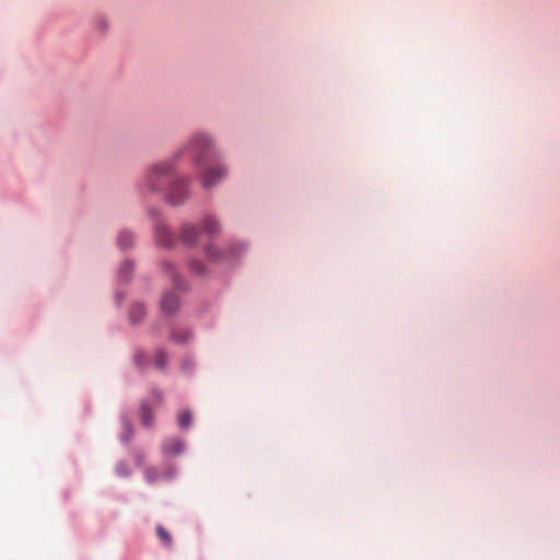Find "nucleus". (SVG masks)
Segmentation results:
<instances>
[{"mask_svg":"<svg viewBox=\"0 0 560 560\" xmlns=\"http://www.w3.org/2000/svg\"><path fill=\"white\" fill-rule=\"evenodd\" d=\"M144 185L151 192H161L167 186L166 200L175 206L188 198V179L176 176L170 161L153 165L144 178Z\"/></svg>","mask_w":560,"mask_h":560,"instance_id":"1","label":"nucleus"},{"mask_svg":"<svg viewBox=\"0 0 560 560\" xmlns=\"http://www.w3.org/2000/svg\"><path fill=\"white\" fill-rule=\"evenodd\" d=\"M179 307V300L174 293H167L162 300V308L166 313H173Z\"/></svg>","mask_w":560,"mask_h":560,"instance_id":"5","label":"nucleus"},{"mask_svg":"<svg viewBox=\"0 0 560 560\" xmlns=\"http://www.w3.org/2000/svg\"><path fill=\"white\" fill-rule=\"evenodd\" d=\"M206 253H207L209 258L217 259V256H215L217 249L212 248L211 246H208L206 248Z\"/></svg>","mask_w":560,"mask_h":560,"instance_id":"16","label":"nucleus"},{"mask_svg":"<svg viewBox=\"0 0 560 560\" xmlns=\"http://www.w3.org/2000/svg\"><path fill=\"white\" fill-rule=\"evenodd\" d=\"M202 230L209 235H215L220 231V224L214 218L208 217L202 222Z\"/></svg>","mask_w":560,"mask_h":560,"instance_id":"7","label":"nucleus"},{"mask_svg":"<svg viewBox=\"0 0 560 560\" xmlns=\"http://www.w3.org/2000/svg\"><path fill=\"white\" fill-rule=\"evenodd\" d=\"M144 477L148 482L153 483L160 479V474L155 467H147Z\"/></svg>","mask_w":560,"mask_h":560,"instance_id":"10","label":"nucleus"},{"mask_svg":"<svg viewBox=\"0 0 560 560\" xmlns=\"http://www.w3.org/2000/svg\"><path fill=\"white\" fill-rule=\"evenodd\" d=\"M212 145V140L206 135H196L191 141L190 147L197 154V162L200 164L201 183L205 189H210L217 185L226 175V170L222 166L206 167L203 165V152L209 150Z\"/></svg>","mask_w":560,"mask_h":560,"instance_id":"2","label":"nucleus"},{"mask_svg":"<svg viewBox=\"0 0 560 560\" xmlns=\"http://www.w3.org/2000/svg\"><path fill=\"white\" fill-rule=\"evenodd\" d=\"M145 315V308L142 304H136L130 310V319L133 323H139Z\"/></svg>","mask_w":560,"mask_h":560,"instance_id":"8","label":"nucleus"},{"mask_svg":"<svg viewBox=\"0 0 560 560\" xmlns=\"http://www.w3.org/2000/svg\"><path fill=\"white\" fill-rule=\"evenodd\" d=\"M140 359H141V354H137V355H136V361H137V363H139V364H140Z\"/></svg>","mask_w":560,"mask_h":560,"instance_id":"17","label":"nucleus"},{"mask_svg":"<svg viewBox=\"0 0 560 560\" xmlns=\"http://www.w3.org/2000/svg\"><path fill=\"white\" fill-rule=\"evenodd\" d=\"M141 419L144 425L150 427L152 424L151 411L147 404L141 406Z\"/></svg>","mask_w":560,"mask_h":560,"instance_id":"12","label":"nucleus"},{"mask_svg":"<svg viewBox=\"0 0 560 560\" xmlns=\"http://www.w3.org/2000/svg\"><path fill=\"white\" fill-rule=\"evenodd\" d=\"M190 270L197 275H203L206 272L205 265L199 260L190 262Z\"/></svg>","mask_w":560,"mask_h":560,"instance_id":"15","label":"nucleus"},{"mask_svg":"<svg viewBox=\"0 0 560 560\" xmlns=\"http://www.w3.org/2000/svg\"><path fill=\"white\" fill-rule=\"evenodd\" d=\"M184 450L183 442L178 439H171L163 443V452L171 455L180 454Z\"/></svg>","mask_w":560,"mask_h":560,"instance_id":"6","label":"nucleus"},{"mask_svg":"<svg viewBox=\"0 0 560 560\" xmlns=\"http://www.w3.org/2000/svg\"><path fill=\"white\" fill-rule=\"evenodd\" d=\"M164 267H165V268H172V265H171V264H168V262H166V264H164Z\"/></svg>","mask_w":560,"mask_h":560,"instance_id":"18","label":"nucleus"},{"mask_svg":"<svg viewBox=\"0 0 560 560\" xmlns=\"http://www.w3.org/2000/svg\"><path fill=\"white\" fill-rule=\"evenodd\" d=\"M191 423V413L188 410H184L178 415V424L182 429H186Z\"/></svg>","mask_w":560,"mask_h":560,"instance_id":"9","label":"nucleus"},{"mask_svg":"<svg viewBox=\"0 0 560 560\" xmlns=\"http://www.w3.org/2000/svg\"><path fill=\"white\" fill-rule=\"evenodd\" d=\"M198 231L194 225H185L182 230L180 240L187 245H192L197 242Z\"/></svg>","mask_w":560,"mask_h":560,"instance_id":"4","label":"nucleus"},{"mask_svg":"<svg viewBox=\"0 0 560 560\" xmlns=\"http://www.w3.org/2000/svg\"><path fill=\"white\" fill-rule=\"evenodd\" d=\"M156 242L162 246H172L174 244V237L168 232L167 228L163 223H159L155 228Z\"/></svg>","mask_w":560,"mask_h":560,"instance_id":"3","label":"nucleus"},{"mask_svg":"<svg viewBox=\"0 0 560 560\" xmlns=\"http://www.w3.org/2000/svg\"><path fill=\"white\" fill-rule=\"evenodd\" d=\"M167 363V355L164 351L159 350L154 357V364L158 369H164Z\"/></svg>","mask_w":560,"mask_h":560,"instance_id":"11","label":"nucleus"},{"mask_svg":"<svg viewBox=\"0 0 560 560\" xmlns=\"http://www.w3.org/2000/svg\"><path fill=\"white\" fill-rule=\"evenodd\" d=\"M132 243V235L129 232H121L118 236V244L120 247L126 248Z\"/></svg>","mask_w":560,"mask_h":560,"instance_id":"13","label":"nucleus"},{"mask_svg":"<svg viewBox=\"0 0 560 560\" xmlns=\"http://www.w3.org/2000/svg\"><path fill=\"white\" fill-rule=\"evenodd\" d=\"M156 534L159 538L165 544L171 545L172 538L171 535L166 532V529L163 526H158Z\"/></svg>","mask_w":560,"mask_h":560,"instance_id":"14","label":"nucleus"}]
</instances>
